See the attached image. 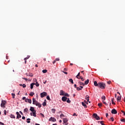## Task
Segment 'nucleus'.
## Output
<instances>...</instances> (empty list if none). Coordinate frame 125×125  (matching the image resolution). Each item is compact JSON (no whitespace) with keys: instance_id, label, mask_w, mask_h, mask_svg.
I'll return each instance as SVG.
<instances>
[{"instance_id":"obj_1","label":"nucleus","mask_w":125,"mask_h":125,"mask_svg":"<svg viewBox=\"0 0 125 125\" xmlns=\"http://www.w3.org/2000/svg\"><path fill=\"white\" fill-rule=\"evenodd\" d=\"M94 84L95 86H97L98 87L101 88V89H105L106 87V84L103 82H99L97 83V82L94 81Z\"/></svg>"},{"instance_id":"obj_2","label":"nucleus","mask_w":125,"mask_h":125,"mask_svg":"<svg viewBox=\"0 0 125 125\" xmlns=\"http://www.w3.org/2000/svg\"><path fill=\"white\" fill-rule=\"evenodd\" d=\"M6 104V101L2 100L1 101V103L0 106L2 108H5V104Z\"/></svg>"},{"instance_id":"obj_3","label":"nucleus","mask_w":125,"mask_h":125,"mask_svg":"<svg viewBox=\"0 0 125 125\" xmlns=\"http://www.w3.org/2000/svg\"><path fill=\"white\" fill-rule=\"evenodd\" d=\"M41 98H43L45 96H47V93L46 92H43L40 94Z\"/></svg>"},{"instance_id":"obj_4","label":"nucleus","mask_w":125,"mask_h":125,"mask_svg":"<svg viewBox=\"0 0 125 125\" xmlns=\"http://www.w3.org/2000/svg\"><path fill=\"white\" fill-rule=\"evenodd\" d=\"M93 117L94 118H95L97 120V121H99V120H100V117H99V116H98V115L96 113H94L93 114Z\"/></svg>"},{"instance_id":"obj_5","label":"nucleus","mask_w":125,"mask_h":125,"mask_svg":"<svg viewBox=\"0 0 125 125\" xmlns=\"http://www.w3.org/2000/svg\"><path fill=\"white\" fill-rule=\"evenodd\" d=\"M32 101H33V105H36L38 103V101H37V100H36V99H35V98H33L32 99Z\"/></svg>"},{"instance_id":"obj_6","label":"nucleus","mask_w":125,"mask_h":125,"mask_svg":"<svg viewBox=\"0 0 125 125\" xmlns=\"http://www.w3.org/2000/svg\"><path fill=\"white\" fill-rule=\"evenodd\" d=\"M67 97L63 96L62 98V101H63V102H66V101H67Z\"/></svg>"},{"instance_id":"obj_7","label":"nucleus","mask_w":125,"mask_h":125,"mask_svg":"<svg viewBox=\"0 0 125 125\" xmlns=\"http://www.w3.org/2000/svg\"><path fill=\"white\" fill-rule=\"evenodd\" d=\"M49 122L51 121L52 122H56V119H55V118H53V117H51L49 119Z\"/></svg>"},{"instance_id":"obj_8","label":"nucleus","mask_w":125,"mask_h":125,"mask_svg":"<svg viewBox=\"0 0 125 125\" xmlns=\"http://www.w3.org/2000/svg\"><path fill=\"white\" fill-rule=\"evenodd\" d=\"M117 113H118V112L117 111V110L115 109H112V110H111L112 114H117Z\"/></svg>"},{"instance_id":"obj_9","label":"nucleus","mask_w":125,"mask_h":125,"mask_svg":"<svg viewBox=\"0 0 125 125\" xmlns=\"http://www.w3.org/2000/svg\"><path fill=\"white\" fill-rule=\"evenodd\" d=\"M16 114L17 115V119H20V118H21V115H20V114L19 113V112H16Z\"/></svg>"},{"instance_id":"obj_10","label":"nucleus","mask_w":125,"mask_h":125,"mask_svg":"<svg viewBox=\"0 0 125 125\" xmlns=\"http://www.w3.org/2000/svg\"><path fill=\"white\" fill-rule=\"evenodd\" d=\"M60 59L59 58H56L55 59V60H54V61L53 62V64H55V63H56L57 61H60Z\"/></svg>"},{"instance_id":"obj_11","label":"nucleus","mask_w":125,"mask_h":125,"mask_svg":"<svg viewBox=\"0 0 125 125\" xmlns=\"http://www.w3.org/2000/svg\"><path fill=\"white\" fill-rule=\"evenodd\" d=\"M64 93H65V92H64V91H63V90H61L60 95H62V96H63Z\"/></svg>"},{"instance_id":"obj_12","label":"nucleus","mask_w":125,"mask_h":125,"mask_svg":"<svg viewBox=\"0 0 125 125\" xmlns=\"http://www.w3.org/2000/svg\"><path fill=\"white\" fill-rule=\"evenodd\" d=\"M85 99L87 100V102H89V103H90V102H89V96L86 95L85 96Z\"/></svg>"},{"instance_id":"obj_13","label":"nucleus","mask_w":125,"mask_h":125,"mask_svg":"<svg viewBox=\"0 0 125 125\" xmlns=\"http://www.w3.org/2000/svg\"><path fill=\"white\" fill-rule=\"evenodd\" d=\"M36 106H38L39 108H41V107H42V104H40V103L38 102L37 103V104H35Z\"/></svg>"},{"instance_id":"obj_14","label":"nucleus","mask_w":125,"mask_h":125,"mask_svg":"<svg viewBox=\"0 0 125 125\" xmlns=\"http://www.w3.org/2000/svg\"><path fill=\"white\" fill-rule=\"evenodd\" d=\"M30 110L31 112H35V111H36L35 110V108H34V107H32V106L30 107Z\"/></svg>"},{"instance_id":"obj_15","label":"nucleus","mask_w":125,"mask_h":125,"mask_svg":"<svg viewBox=\"0 0 125 125\" xmlns=\"http://www.w3.org/2000/svg\"><path fill=\"white\" fill-rule=\"evenodd\" d=\"M35 84H36V83H32L31 84L30 88L31 89H33V88H34V85H35Z\"/></svg>"},{"instance_id":"obj_16","label":"nucleus","mask_w":125,"mask_h":125,"mask_svg":"<svg viewBox=\"0 0 125 125\" xmlns=\"http://www.w3.org/2000/svg\"><path fill=\"white\" fill-rule=\"evenodd\" d=\"M63 122L64 124H66V123L68 122V119H67L66 118H63Z\"/></svg>"},{"instance_id":"obj_17","label":"nucleus","mask_w":125,"mask_h":125,"mask_svg":"<svg viewBox=\"0 0 125 125\" xmlns=\"http://www.w3.org/2000/svg\"><path fill=\"white\" fill-rule=\"evenodd\" d=\"M82 104L83 106V107H84V108H87V106L84 103L82 102Z\"/></svg>"},{"instance_id":"obj_18","label":"nucleus","mask_w":125,"mask_h":125,"mask_svg":"<svg viewBox=\"0 0 125 125\" xmlns=\"http://www.w3.org/2000/svg\"><path fill=\"white\" fill-rule=\"evenodd\" d=\"M36 111H34L33 112H32V116H33V117H37V115L36 114Z\"/></svg>"},{"instance_id":"obj_19","label":"nucleus","mask_w":125,"mask_h":125,"mask_svg":"<svg viewBox=\"0 0 125 125\" xmlns=\"http://www.w3.org/2000/svg\"><path fill=\"white\" fill-rule=\"evenodd\" d=\"M121 99H122V96H121L120 97V96H118L117 98V101L119 102V101H121Z\"/></svg>"},{"instance_id":"obj_20","label":"nucleus","mask_w":125,"mask_h":125,"mask_svg":"<svg viewBox=\"0 0 125 125\" xmlns=\"http://www.w3.org/2000/svg\"><path fill=\"white\" fill-rule=\"evenodd\" d=\"M89 83V80L87 79L86 81L84 82V84L86 85Z\"/></svg>"},{"instance_id":"obj_21","label":"nucleus","mask_w":125,"mask_h":125,"mask_svg":"<svg viewBox=\"0 0 125 125\" xmlns=\"http://www.w3.org/2000/svg\"><path fill=\"white\" fill-rule=\"evenodd\" d=\"M30 96H34L35 95V93L34 92H31L29 94Z\"/></svg>"},{"instance_id":"obj_22","label":"nucleus","mask_w":125,"mask_h":125,"mask_svg":"<svg viewBox=\"0 0 125 125\" xmlns=\"http://www.w3.org/2000/svg\"><path fill=\"white\" fill-rule=\"evenodd\" d=\"M63 96H67V97H70V95H69L67 93H64V94H63Z\"/></svg>"},{"instance_id":"obj_23","label":"nucleus","mask_w":125,"mask_h":125,"mask_svg":"<svg viewBox=\"0 0 125 125\" xmlns=\"http://www.w3.org/2000/svg\"><path fill=\"white\" fill-rule=\"evenodd\" d=\"M29 111V109L27 108H25L23 110L24 113H27Z\"/></svg>"},{"instance_id":"obj_24","label":"nucleus","mask_w":125,"mask_h":125,"mask_svg":"<svg viewBox=\"0 0 125 125\" xmlns=\"http://www.w3.org/2000/svg\"><path fill=\"white\" fill-rule=\"evenodd\" d=\"M69 82L70 83H72V84H73L74 83V81H73V79H70L69 80Z\"/></svg>"},{"instance_id":"obj_25","label":"nucleus","mask_w":125,"mask_h":125,"mask_svg":"<svg viewBox=\"0 0 125 125\" xmlns=\"http://www.w3.org/2000/svg\"><path fill=\"white\" fill-rule=\"evenodd\" d=\"M27 124H30V123H31V121H31V119H30V118H28L27 119Z\"/></svg>"},{"instance_id":"obj_26","label":"nucleus","mask_w":125,"mask_h":125,"mask_svg":"<svg viewBox=\"0 0 125 125\" xmlns=\"http://www.w3.org/2000/svg\"><path fill=\"white\" fill-rule=\"evenodd\" d=\"M30 57V56L28 55L27 56V57H26L24 59V60H28V59H29Z\"/></svg>"},{"instance_id":"obj_27","label":"nucleus","mask_w":125,"mask_h":125,"mask_svg":"<svg viewBox=\"0 0 125 125\" xmlns=\"http://www.w3.org/2000/svg\"><path fill=\"white\" fill-rule=\"evenodd\" d=\"M120 121H121V122H122L123 123H125V118L121 119Z\"/></svg>"},{"instance_id":"obj_28","label":"nucleus","mask_w":125,"mask_h":125,"mask_svg":"<svg viewBox=\"0 0 125 125\" xmlns=\"http://www.w3.org/2000/svg\"><path fill=\"white\" fill-rule=\"evenodd\" d=\"M42 73H43L44 74L45 73H47V70L46 69H44L42 71Z\"/></svg>"},{"instance_id":"obj_29","label":"nucleus","mask_w":125,"mask_h":125,"mask_svg":"<svg viewBox=\"0 0 125 125\" xmlns=\"http://www.w3.org/2000/svg\"><path fill=\"white\" fill-rule=\"evenodd\" d=\"M79 83L80 85H83V86H84V83H83L82 82H79Z\"/></svg>"},{"instance_id":"obj_30","label":"nucleus","mask_w":125,"mask_h":125,"mask_svg":"<svg viewBox=\"0 0 125 125\" xmlns=\"http://www.w3.org/2000/svg\"><path fill=\"white\" fill-rule=\"evenodd\" d=\"M98 106L99 107H100H100H102V103H100L98 104Z\"/></svg>"},{"instance_id":"obj_31","label":"nucleus","mask_w":125,"mask_h":125,"mask_svg":"<svg viewBox=\"0 0 125 125\" xmlns=\"http://www.w3.org/2000/svg\"><path fill=\"white\" fill-rule=\"evenodd\" d=\"M51 111H52V113H55V111H56V110H55V109H54V108H52L51 109Z\"/></svg>"},{"instance_id":"obj_32","label":"nucleus","mask_w":125,"mask_h":125,"mask_svg":"<svg viewBox=\"0 0 125 125\" xmlns=\"http://www.w3.org/2000/svg\"><path fill=\"white\" fill-rule=\"evenodd\" d=\"M11 118L12 119H15V116L12 115V114H11V116H10Z\"/></svg>"},{"instance_id":"obj_33","label":"nucleus","mask_w":125,"mask_h":125,"mask_svg":"<svg viewBox=\"0 0 125 125\" xmlns=\"http://www.w3.org/2000/svg\"><path fill=\"white\" fill-rule=\"evenodd\" d=\"M36 86L38 87V86H40V84L37 82L35 84Z\"/></svg>"},{"instance_id":"obj_34","label":"nucleus","mask_w":125,"mask_h":125,"mask_svg":"<svg viewBox=\"0 0 125 125\" xmlns=\"http://www.w3.org/2000/svg\"><path fill=\"white\" fill-rule=\"evenodd\" d=\"M28 102L29 103V104H32V100L28 99Z\"/></svg>"},{"instance_id":"obj_35","label":"nucleus","mask_w":125,"mask_h":125,"mask_svg":"<svg viewBox=\"0 0 125 125\" xmlns=\"http://www.w3.org/2000/svg\"><path fill=\"white\" fill-rule=\"evenodd\" d=\"M80 75H81V73L79 72L78 75L76 76V78H77V79H79L78 77H80Z\"/></svg>"},{"instance_id":"obj_36","label":"nucleus","mask_w":125,"mask_h":125,"mask_svg":"<svg viewBox=\"0 0 125 125\" xmlns=\"http://www.w3.org/2000/svg\"><path fill=\"white\" fill-rule=\"evenodd\" d=\"M67 103H71V101H70L69 99H67V100H66Z\"/></svg>"},{"instance_id":"obj_37","label":"nucleus","mask_w":125,"mask_h":125,"mask_svg":"<svg viewBox=\"0 0 125 125\" xmlns=\"http://www.w3.org/2000/svg\"><path fill=\"white\" fill-rule=\"evenodd\" d=\"M102 99H104V101L106 99V97H105L104 96H103L102 97Z\"/></svg>"},{"instance_id":"obj_38","label":"nucleus","mask_w":125,"mask_h":125,"mask_svg":"<svg viewBox=\"0 0 125 125\" xmlns=\"http://www.w3.org/2000/svg\"><path fill=\"white\" fill-rule=\"evenodd\" d=\"M77 90L78 91H80V90H82V88L79 87H77Z\"/></svg>"},{"instance_id":"obj_39","label":"nucleus","mask_w":125,"mask_h":125,"mask_svg":"<svg viewBox=\"0 0 125 125\" xmlns=\"http://www.w3.org/2000/svg\"><path fill=\"white\" fill-rule=\"evenodd\" d=\"M43 106H46V102H44L42 104Z\"/></svg>"},{"instance_id":"obj_40","label":"nucleus","mask_w":125,"mask_h":125,"mask_svg":"<svg viewBox=\"0 0 125 125\" xmlns=\"http://www.w3.org/2000/svg\"><path fill=\"white\" fill-rule=\"evenodd\" d=\"M12 96H13V98H15V94L12 93Z\"/></svg>"},{"instance_id":"obj_41","label":"nucleus","mask_w":125,"mask_h":125,"mask_svg":"<svg viewBox=\"0 0 125 125\" xmlns=\"http://www.w3.org/2000/svg\"><path fill=\"white\" fill-rule=\"evenodd\" d=\"M46 99H47V100H50V97H49V96H47L46 97Z\"/></svg>"},{"instance_id":"obj_42","label":"nucleus","mask_w":125,"mask_h":125,"mask_svg":"<svg viewBox=\"0 0 125 125\" xmlns=\"http://www.w3.org/2000/svg\"><path fill=\"white\" fill-rule=\"evenodd\" d=\"M103 123H104V121H101V122H100V124H101L102 125H105V124H104Z\"/></svg>"},{"instance_id":"obj_43","label":"nucleus","mask_w":125,"mask_h":125,"mask_svg":"<svg viewBox=\"0 0 125 125\" xmlns=\"http://www.w3.org/2000/svg\"><path fill=\"white\" fill-rule=\"evenodd\" d=\"M102 102H103V103H104V105H108L106 103V102H105L104 100H103L102 101Z\"/></svg>"},{"instance_id":"obj_44","label":"nucleus","mask_w":125,"mask_h":125,"mask_svg":"<svg viewBox=\"0 0 125 125\" xmlns=\"http://www.w3.org/2000/svg\"><path fill=\"white\" fill-rule=\"evenodd\" d=\"M110 120H111L112 122H114V117H111L110 118Z\"/></svg>"},{"instance_id":"obj_45","label":"nucleus","mask_w":125,"mask_h":125,"mask_svg":"<svg viewBox=\"0 0 125 125\" xmlns=\"http://www.w3.org/2000/svg\"><path fill=\"white\" fill-rule=\"evenodd\" d=\"M63 117H64V114H62L60 115V118H63Z\"/></svg>"},{"instance_id":"obj_46","label":"nucleus","mask_w":125,"mask_h":125,"mask_svg":"<svg viewBox=\"0 0 125 125\" xmlns=\"http://www.w3.org/2000/svg\"><path fill=\"white\" fill-rule=\"evenodd\" d=\"M22 87H23V88H24V87H26V84H22Z\"/></svg>"},{"instance_id":"obj_47","label":"nucleus","mask_w":125,"mask_h":125,"mask_svg":"<svg viewBox=\"0 0 125 125\" xmlns=\"http://www.w3.org/2000/svg\"><path fill=\"white\" fill-rule=\"evenodd\" d=\"M40 115L43 117V118H44V115H43L42 113H40Z\"/></svg>"},{"instance_id":"obj_48","label":"nucleus","mask_w":125,"mask_h":125,"mask_svg":"<svg viewBox=\"0 0 125 125\" xmlns=\"http://www.w3.org/2000/svg\"><path fill=\"white\" fill-rule=\"evenodd\" d=\"M29 77H33V74L30 73L29 74Z\"/></svg>"},{"instance_id":"obj_49","label":"nucleus","mask_w":125,"mask_h":125,"mask_svg":"<svg viewBox=\"0 0 125 125\" xmlns=\"http://www.w3.org/2000/svg\"><path fill=\"white\" fill-rule=\"evenodd\" d=\"M4 114L5 116L6 115V111L5 110H4Z\"/></svg>"},{"instance_id":"obj_50","label":"nucleus","mask_w":125,"mask_h":125,"mask_svg":"<svg viewBox=\"0 0 125 125\" xmlns=\"http://www.w3.org/2000/svg\"><path fill=\"white\" fill-rule=\"evenodd\" d=\"M108 84H111V81H108L107 82Z\"/></svg>"},{"instance_id":"obj_51","label":"nucleus","mask_w":125,"mask_h":125,"mask_svg":"<svg viewBox=\"0 0 125 125\" xmlns=\"http://www.w3.org/2000/svg\"><path fill=\"white\" fill-rule=\"evenodd\" d=\"M0 125H4V123H2V122H0Z\"/></svg>"},{"instance_id":"obj_52","label":"nucleus","mask_w":125,"mask_h":125,"mask_svg":"<svg viewBox=\"0 0 125 125\" xmlns=\"http://www.w3.org/2000/svg\"><path fill=\"white\" fill-rule=\"evenodd\" d=\"M28 100H29V99H26L25 101V102H28Z\"/></svg>"},{"instance_id":"obj_53","label":"nucleus","mask_w":125,"mask_h":125,"mask_svg":"<svg viewBox=\"0 0 125 125\" xmlns=\"http://www.w3.org/2000/svg\"><path fill=\"white\" fill-rule=\"evenodd\" d=\"M25 99H26V97H23L22 98V100H25Z\"/></svg>"},{"instance_id":"obj_54","label":"nucleus","mask_w":125,"mask_h":125,"mask_svg":"<svg viewBox=\"0 0 125 125\" xmlns=\"http://www.w3.org/2000/svg\"><path fill=\"white\" fill-rule=\"evenodd\" d=\"M112 104H113V105H116V103H115V102H112Z\"/></svg>"},{"instance_id":"obj_55","label":"nucleus","mask_w":125,"mask_h":125,"mask_svg":"<svg viewBox=\"0 0 125 125\" xmlns=\"http://www.w3.org/2000/svg\"><path fill=\"white\" fill-rule=\"evenodd\" d=\"M22 120H25V119H26V117H25L24 116H23L22 117Z\"/></svg>"},{"instance_id":"obj_56","label":"nucleus","mask_w":125,"mask_h":125,"mask_svg":"<svg viewBox=\"0 0 125 125\" xmlns=\"http://www.w3.org/2000/svg\"><path fill=\"white\" fill-rule=\"evenodd\" d=\"M74 87L75 88H77V87H77V84H74Z\"/></svg>"},{"instance_id":"obj_57","label":"nucleus","mask_w":125,"mask_h":125,"mask_svg":"<svg viewBox=\"0 0 125 125\" xmlns=\"http://www.w3.org/2000/svg\"><path fill=\"white\" fill-rule=\"evenodd\" d=\"M24 63L25 64L27 63V60H24Z\"/></svg>"},{"instance_id":"obj_58","label":"nucleus","mask_w":125,"mask_h":125,"mask_svg":"<svg viewBox=\"0 0 125 125\" xmlns=\"http://www.w3.org/2000/svg\"><path fill=\"white\" fill-rule=\"evenodd\" d=\"M62 72L64 73V74H65L66 75H67L68 74V73L66 72L62 71Z\"/></svg>"},{"instance_id":"obj_59","label":"nucleus","mask_w":125,"mask_h":125,"mask_svg":"<svg viewBox=\"0 0 125 125\" xmlns=\"http://www.w3.org/2000/svg\"><path fill=\"white\" fill-rule=\"evenodd\" d=\"M20 114H21V115H23V112H22V111H20Z\"/></svg>"},{"instance_id":"obj_60","label":"nucleus","mask_w":125,"mask_h":125,"mask_svg":"<svg viewBox=\"0 0 125 125\" xmlns=\"http://www.w3.org/2000/svg\"><path fill=\"white\" fill-rule=\"evenodd\" d=\"M108 116H109V115L108 114V113H106V118L108 117Z\"/></svg>"},{"instance_id":"obj_61","label":"nucleus","mask_w":125,"mask_h":125,"mask_svg":"<svg viewBox=\"0 0 125 125\" xmlns=\"http://www.w3.org/2000/svg\"><path fill=\"white\" fill-rule=\"evenodd\" d=\"M35 67H36V68H38V64H35Z\"/></svg>"},{"instance_id":"obj_62","label":"nucleus","mask_w":125,"mask_h":125,"mask_svg":"<svg viewBox=\"0 0 125 125\" xmlns=\"http://www.w3.org/2000/svg\"><path fill=\"white\" fill-rule=\"evenodd\" d=\"M114 98L112 99V100H111L112 102H114Z\"/></svg>"},{"instance_id":"obj_63","label":"nucleus","mask_w":125,"mask_h":125,"mask_svg":"<svg viewBox=\"0 0 125 125\" xmlns=\"http://www.w3.org/2000/svg\"><path fill=\"white\" fill-rule=\"evenodd\" d=\"M73 116H77V115H76V113H74Z\"/></svg>"},{"instance_id":"obj_64","label":"nucleus","mask_w":125,"mask_h":125,"mask_svg":"<svg viewBox=\"0 0 125 125\" xmlns=\"http://www.w3.org/2000/svg\"><path fill=\"white\" fill-rule=\"evenodd\" d=\"M35 125H40L39 124H36Z\"/></svg>"}]
</instances>
